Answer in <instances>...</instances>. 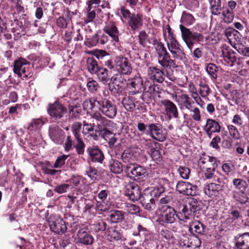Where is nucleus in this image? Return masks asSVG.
Wrapping results in <instances>:
<instances>
[{"label":"nucleus","instance_id":"14","mask_svg":"<svg viewBox=\"0 0 249 249\" xmlns=\"http://www.w3.org/2000/svg\"><path fill=\"white\" fill-rule=\"evenodd\" d=\"M161 211L160 219L161 222L167 224H172L176 221L178 213L173 208L170 206H165V208Z\"/></svg>","mask_w":249,"mask_h":249},{"label":"nucleus","instance_id":"7","mask_svg":"<svg viewBox=\"0 0 249 249\" xmlns=\"http://www.w3.org/2000/svg\"><path fill=\"white\" fill-rule=\"evenodd\" d=\"M115 68L120 73L128 75L132 71V68L129 60L123 56H117L114 60Z\"/></svg>","mask_w":249,"mask_h":249},{"label":"nucleus","instance_id":"60","mask_svg":"<svg viewBox=\"0 0 249 249\" xmlns=\"http://www.w3.org/2000/svg\"><path fill=\"white\" fill-rule=\"evenodd\" d=\"M125 210L131 214H137L140 211V208L136 205L126 203L125 204Z\"/></svg>","mask_w":249,"mask_h":249},{"label":"nucleus","instance_id":"64","mask_svg":"<svg viewBox=\"0 0 249 249\" xmlns=\"http://www.w3.org/2000/svg\"><path fill=\"white\" fill-rule=\"evenodd\" d=\"M234 198L241 204L246 203L248 200L247 195L241 191L234 196Z\"/></svg>","mask_w":249,"mask_h":249},{"label":"nucleus","instance_id":"17","mask_svg":"<svg viewBox=\"0 0 249 249\" xmlns=\"http://www.w3.org/2000/svg\"><path fill=\"white\" fill-rule=\"evenodd\" d=\"M103 31L109 36L112 41H119V31L114 22H107L103 28Z\"/></svg>","mask_w":249,"mask_h":249},{"label":"nucleus","instance_id":"37","mask_svg":"<svg viewBox=\"0 0 249 249\" xmlns=\"http://www.w3.org/2000/svg\"><path fill=\"white\" fill-rule=\"evenodd\" d=\"M186 204L194 213L200 210L202 208L201 202L195 198H190Z\"/></svg>","mask_w":249,"mask_h":249},{"label":"nucleus","instance_id":"41","mask_svg":"<svg viewBox=\"0 0 249 249\" xmlns=\"http://www.w3.org/2000/svg\"><path fill=\"white\" fill-rule=\"evenodd\" d=\"M210 10L214 15H219L221 11V0H209Z\"/></svg>","mask_w":249,"mask_h":249},{"label":"nucleus","instance_id":"24","mask_svg":"<svg viewBox=\"0 0 249 249\" xmlns=\"http://www.w3.org/2000/svg\"><path fill=\"white\" fill-rule=\"evenodd\" d=\"M235 240V245L237 249H249V232L237 236Z\"/></svg>","mask_w":249,"mask_h":249},{"label":"nucleus","instance_id":"56","mask_svg":"<svg viewBox=\"0 0 249 249\" xmlns=\"http://www.w3.org/2000/svg\"><path fill=\"white\" fill-rule=\"evenodd\" d=\"M234 47L240 54L246 57H249V47L237 45H235Z\"/></svg>","mask_w":249,"mask_h":249},{"label":"nucleus","instance_id":"16","mask_svg":"<svg viewBox=\"0 0 249 249\" xmlns=\"http://www.w3.org/2000/svg\"><path fill=\"white\" fill-rule=\"evenodd\" d=\"M180 210L177 214V218L184 222L190 223L195 218L194 213L185 204L180 208Z\"/></svg>","mask_w":249,"mask_h":249},{"label":"nucleus","instance_id":"38","mask_svg":"<svg viewBox=\"0 0 249 249\" xmlns=\"http://www.w3.org/2000/svg\"><path fill=\"white\" fill-rule=\"evenodd\" d=\"M129 84L138 91L143 88V81L139 75H136L134 78L129 79Z\"/></svg>","mask_w":249,"mask_h":249},{"label":"nucleus","instance_id":"52","mask_svg":"<svg viewBox=\"0 0 249 249\" xmlns=\"http://www.w3.org/2000/svg\"><path fill=\"white\" fill-rule=\"evenodd\" d=\"M86 11V17L85 18V22L88 23L92 21L95 18L96 11L87 7Z\"/></svg>","mask_w":249,"mask_h":249},{"label":"nucleus","instance_id":"21","mask_svg":"<svg viewBox=\"0 0 249 249\" xmlns=\"http://www.w3.org/2000/svg\"><path fill=\"white\" fill-rule=\"evenodd\" d=\"M51 139L57 144H61L64 138L63 131L57 126L51 127L49 130Z\"/></svg>","mask_w":249,"mask_h":249},{"label":"nucleus","instance_id":"8","mask_svg":"<svg viewBox=\"0 0 249 249\" xmlns=\"http://www.w3.org/2000/svg\"><path fill=\"white\" fill-rule=\"evenodd\" d=\"M126 170L135 180L143 179L146 176V170L138 164H131L126 165Z\"/></svg>","mask_w":249,"mask_h":249},{"label":"nucleus","instance_id":"46","mask_svg":"<svg viewBox=\"0 0 249 249\" xmlns=\"http://www.w3.org/2000/svg\"><path fill=\"white\" fill-rule=\"evenodd\" d=\"M205 70L212 78L216 79L217 78V67L215 65L209 63L205 68Z\"/></svg>","mask_w":249,"mask_h":249},{"label":"nucleus","instance_id":"55","mask_svg":"<svg viewBox=\"0 0 249 249\" xmlns=\"http://www.w3.org/2000/svg\"><path fill=\"white\" fill-rule=\"evenodd\" d=\"M68 158V156L66 155H63L60 156H59L57 158L53 166V167L55 168H61L65 164V160Z\"/></svg>","mask_w":249,"mask_h":249},{"label":"nucleus","instance_id":"39","mask_svg":"<svg viewBox=\"0 0 249 249\" xmlns=\"http://www.w3.org/2000/svg\"><path fill=\"white\" fill-rule=\"evenodd\" d=\"M189 230L192 232L201 234L203 232L204 227L203 224L197 221H192L189 223Z\"/></svg>","mask_w":249,"mask_h":249},{"label":"nucleus","instance_id":"1","mask_svg":"<svg viewBox=\"0 0 249 249\" xmlns=\"http://www.w3.org/2000/svg\"><path fill=\"white\" fill-rule=\"evenodd\" d=\"M195 22V18L193 16L183 11L180 18L181 24L179 25V28L181 33V36L183 41L190 50H192L195 42H200L203 40V36L197 32H192L190 29L185 27L184 25L189 26Z\"/></svg>","mask_w":249,"mask_h":249},{"label":"nucleus","instance_id":"53","mask_svg":"<svg viewBox=\"0 0 249 249\" xmlns=\"http://www.w3.org/2000/svg\"><path fill=\"white\" fill-rule=\"evenodd\" d=\"M122 159L125 163H130L134 161V157L130 150L124 151L122 156Z\"/></svg>","mask_w":249,"mask_h":249},{"label":"nucleus","instance_id":"5","mask_svg":"<svg viewBox=\"0 0 249 249\" xmlns=\"http://www.w3.org/2000/svg\"><path fill=\"white\" fill-rule=\"evenodd\" d=\"M48 222L51 231L55 233L63 234L67 231L65 222L58 215H51L48 219Z\"/></svg>","mask_w":249,"mask_h":249},{"label":"nucleus","instance_id":"40","mask_svg":"<svg viewBox=\"0 0 249 249\" xmlns=\"http://www.w3.org/2000/svg\"><path fill=\"white\" fill-rule=\"evenodd\" d=\"M124 212L121 211L114 210L111 212L110 218L112 222L117 223L122 221L124 218Z\"/></svg>","mask_w":249,"mask_h":249},{"label":"nucleus","instance_id":"57","mask_svg":"<svg viewBox=\"0 0 249 249\" xmlns=\"http://www.w3.org/2000/svg\"><path fill=\"white\" fill-rule=\"evenodd\" d=\"M228 129L231 137L236 140L240 139V133L234 125L231 124L228 125Z\"/></svg>","mask_w":249,"mask_h":249},{"label":"nucleus","instance_id":"58","mask_svg":"<svg viewBox=\"0 0 249 249\" xmlns=\"http://www.w3.org/2000/svg\"><path fill=\"white\" fill-rule=\"evenodd\" d=\"M101 0H90L87 2L88 8L94 10H99L98 7L101 6L104 8L102 5H101Z\"/></svg>","mask_w":249,"mask_h":249},{"label":"nucleus","instance_id":"4","mask_svg":"<svg viewBox=\"0 0 249 249\" xmlns=\"http://www.w3.org/2000/svg\"><path fill=\"white\" fill-rule=\"evenodd\" d=\"M98 108L104 115L110 119L114 118L117 114L116 106L105 98L99 99Z\"/></svg>","mask_w":249,"mask_h":249},{"label":"nucleus","instance_id":"19","mask_svg":"<svg viewBox=\"0 0 249 249\" xmlns=\"http://www.w3.org/2000/svg\"><path fill=\"white\" fill-rule=\"evenodd\" d=\"M161 104L165 107L166 115L170 118H178V112L176 105L169 100H163L161 101Z\"/></svg>","mask_w":249,"mask_h":249},{"label":"nucleus","instance_id":"15","mask_svg":"<svg viewBox=\"0 0 249 249\" xmlns=\"http://www.w3.org/2000/svg\"><path fill=\"white\" fill-rule=\"evenodd\" d=\"M222 54L224 64L228 66H232L237 60L235 53L230 47L224 46L222 49Z\"/></svg>","mask_w":249,"mask_h":249},{"label":"nucleus","instance_id":"30","mask_svg":"<svg viewBox=\"0 0 249 249\" xmlns=\"http://www.w3.org/2000/svg\"><path fill=\"white\" fill-rule=\"evenodd\" d=\"M201 170L203 173V177L205 179H211L218 183L221 182L220 178L217 176L219 174L215 169L209 168V169H202Z\"/></svg>","mask_w":249,"mask_h":249},{"label":"nucleus","instance_id":"62","mask_svg":"<svg viewBox=\"0 0 249 249\" xmlns=\"http://www.w3.org/2000/svg\"><path fill=\"white\" fill-rule=\"evenodd\" d=\"M156 50L158 53V57L169 55L164 44L161 42L158 43L157 45Z\"/></svg>","mask_w":249,"mask_h":249},{"label":"nucleus","instance_id":"18","mask_svg":"<svg viewBox=\"0 0 249 249\" xmlns=\"http://www.w3.org/2000/svg\"><path fill=\"white\" fill-rule=\"evenodd\" d=\"M173 98L178 104V105L185 107L189 110L191 109L194 104V102L186 94H182L179 95H173Z\"/></svg>","mask_w":249,"mask_h":249},{"label":"nucleus","instance_id":"9","mask_svg":"<svg viewBox=\"0 0 249 249\" xmlns=\"http://www.w3.org/2000/svg\"><path fill=\"white\" fill-rule=\"evenodd\" d=\"M124 194L132 201L138 200L141 197L140 187L134 182H129L125 186Z\"/></svg>","mask_w":249,"mask_h":249},{"label":"nucleus","instance_id":"22","mask_svg":"<svg viewBox=\"0 0 249 249\" xmlns=\"http://www.w3.org/2000/svg\"><path fill=\"white\" fill-rule=\"evenodd\" d=\"M140 199H141V203L144 209L148 211L155 209V198L152 197L150 194L145 193L142 195Z\"/></svg>","mask_w":249,"mask_h":249},{"label":"nucleus","instance_id":"44","mask_svg":"<svg viewBox=\"0 0 249 249\" xmlns=\"http://www.w3.org/2000/svg\"><path fill=\"white\" fill-rule=\"evenodd\" d=\"M44 122L40 119H35L29 124L28 129L30 131H36L39 129L43 125Z\"/></svg>","mask_w":249,"mask_h":249},{"label":"nucleus","instance_id":"29","mask_svg":"<svg viewBox=\"0 0 249 249\" xmlns=\"http://www.w3.org/2000/svg\"><path fill=\"white\" fill-rule=\"evenodd\" d=\"M220 186L215 183H211L207 185L204 188L205 194L209 197L216 196L220 190Z\"/></svg>","mask_w":249,"mask_h":249},{"label":"nucleus","instance_id":"45","mask_svg":"<svg viewBox=\"0 0 249 249\" xmlns=\"http://www.w3.org/2000/svg\"><path fill=\"white\" fill-rule=\"evenodd\" d=\"M198 93L202 97H207L211 93V89L208 84L201 82L199 84Z\"/></svg>","mask_w":249,"mask_h":249},{"label":"nucleus","instance_id":"2","mask_svg":"<svg viewBox=\"0 0 249 249\" xmlns=\"http://www.w3.org/2000/svg\"><path fill=\"white\" fill-rule=\"evenodd\" d=\"M167 34L166 32L164 33V36L169 51L173 58L183 60L185 58L184 50L176 40L169 25H167Z\"/></svg>","mask_w":249,"mask_h":249},{"label":"nucleus","instance_id":"12","mask_svg":"<svg viewBox=\"0 0 249 249\" xmlns=\"http://www.w3.org/2000/svg\"><path fill=\"white\" fill-rule=\"evenodd\" d=\"M66 108L57 102L51 104L48 109L50 115L55 120L62 118L66 114Z\"/></svg>","mask_w":249,"mask_h":249},{"label":"nucleus","instance_id":"10","mask_svg":"<svg viewBox=\"0 0 249 249\" xmlns=\"http://www.w3.org/2000/svg\"><path fill=\"white\" fill-rule=\"evenodd\" d=\"M29 66V63L26 59L20 58L14 62V72L19 77H27Z\"/></svg>","mask_w":249,"mask_h":249},{"label":"nucleus","instance_id":"54","mask_svg":"<svg viewBox=\"0 0 249 249\" xmlns=\"http://www.w3.org/2000/svg\"><path fill=\"white\" fill-rule=\"evenodd\" d=\"M178 171L180 177L182 178L187 179L189 178L190 170L189 168L184 166H179L178 169Z\"/></svg>","mask_w":249,"mask_h":249},{"label":"nucleus","instance_id":"25","mask_svg":"<svg viewBox=\"0 0 249 249\" xmlns=\"http://www.w3.org/2000/svg\"><path fill=\"white\" fill-rule=\"evenodd\" d=\"M96 126L100 133L104 131V130L115 128L116 127V124L112 121L104 117L101 121L97 123Z\"/></svg>","mask_w":249,"mask_h":249},{"label":"nucleus","instance_id":"26","mask_svg":"<svg viewBox=\"0 0 249 249\" xmlns=\"http://www.w3.org/2000/svg\"><path fill=\"white\" fill-rule=\"evenodd\" d=\"M148 74L151 78L158 83H162L164 79V74L160 69L156 67L149 68Z\"/></svg>","mask_w":249,"mask_h":249},{"label":"nucleus","instance_id":"33","mask_svg":"<svg viewBox=\"0 0 249 249\" xmlns=\"http://www.w3.org/2000/svg\"><path fill=\"white\" fill-rule=\"evenodd\" d=\"M99 105V99L97 97H91L85 100L83 104L84 109L89 110L94 108H98Z\"/></svg>","mask_w":249,"mask_h":249},{"label":"nucleus","instance_id":"20","mask_svg":"<svg viewBox=\"0 0 249 249\" xmlns=\"http://www.w3.org/2000/svg\"><path fill=\"white\" fill-rule=\"evenodd\" d=\"M220 128V125L218 122L212 119H207L206 124L203 127V130L210 138L213 133L219 132Z\"/></svg>","mask_w":249,"mask_h":249},{"label":"nucleus","instance_id":"47","mask_svg":"<svg viewBox=\"0 0 249 249\" xmlns=\"http://www.w3.org/2000/svg\"><path fill=\"white\" fill-rule=\"evenodd\" d=\"M222 15L225 22L228 23H231L233 21L235 16L234 12L227 9L223 10Z\"/></svg>","mask_w":249,"mask_h":249},{"label":"nucleus","instance_id":"34","mask_svg":"<svg viewBox=\"0 0 249 249\" xmlns=\"http://www.w3.org/2000/svg\"><path fill=\"white\" fill-rule=\"evenodd\" d=\"M109 167L110 171L115 174H120L123 170L122 164L116 159H111L109 160Z\"/></svg>","mask_w":249,"mask_h":249},{"label":"nucleus","instance_id":"31","mask_svg":"<svg viewBox=\"0 0 249 249\" xmlns=\"http://www.w3.org/2000/svg\"><path fill=\"white\" fill-rule=\"evenodd\" d=\"M158 63L164 68L170 67L171 66L176 67V65L175 61L170 58V55L161 56L158 57Z\"/></svg>","mask_w":249,"mask_h":249},{"label":"nucleus","instance_id":"3","mask_svg":"<svg viewBox=\"0 0 249 249\" xmlns=\"http://www.w3.org/2000/svg\"><path fill=\"white\" fill-rule=\"evenodd\" d=\"M167 34L166 32L164 33V36L169 51L173 58L183 60L185 58L184 50L176 40L169 25H167Z\"/></svg>","mask_w":249,"mask_h":249},{"label":"nucleus","instance_id":"23","mask_svg":"<svg viewBox=\"0 0 249 249\" xmlns=\"http://www.w3.org/2000/svg\"><path fill=\"white\" fill-rule=\"evenodd\" d=\"M90 159L93 162L101 163L104 159V156L102 151L97 146H91L87 149Z\"/></svg>","mask_w":249,"mask_h":249},{"label":"nucleus","instance_id":"13","mask_svg":"<svg viewBox=\"0 0 249 249\" xmlns=\"http://www.w3.org/2000/svg\"><path fill=\"white\" fill-rule=\"evenodd\" d=\"M198 165L201 169L213 168L215 169L217 166V160L215 157H211L205 154L201 156L198 161Z\"/></svg>","mask_w":249,"mask_h":249},{"label":"nucleus","instance_id":"35","mask_svg":"<svg viewBox=\"0 0 249 249\" xmlns=\"http://www.w3.org/2000/svg\"><path fill=\"white\" fill-rule=\"evenodd\" d=\"M112 129H107L100 132L101 136L107 141H108L109 144L113 145L116 142V138L115 134L112 132Z\"/></svg>","mask_w":249,"mask_h":249},{"label":"nucleus","instance_id":"36","mask_svg":"<svg viewBox=\"0 0 249 249\" xmlns=\"http://www.w3.org/2000/svg\"><path fill=\"white\" fill-rule=\"evenodd\" d=\"M67 96L71 99L76 101L82 99L83 94L79 89H76L75 87H72L68 90Z\"/></svg>","mask_w":249,"mask_h":249},{"label":"nucleus","instance_id":"59","mask_svg":"<svg viewBox=\"0 0 249 249\" xmlns=\"http://www.w3.org/2000/svg\"><path fill=\"white\" fill-rule=\"evenodd\" d=\"M81 126V124L79 122L74 123L72 126V131L75 139L81 138L80 132Z\"/></svg>","mask_w":249,"mask_h":249},{"label":"nucleus","instance_id":"51","mask_svg":"<svg viewBox=\"0 0 249 249\" xmlns=\"http://www.w3.org/2000/svg\"><path fill=\"white\" fill-rule=\"evenodd\" d=\"M87 87L90 92L94 93L97 91L99 88V86L96 81L90 79L87 83Z\"/></svg>","mask_w":249,"mask_h":249},{"label":"nucleus","instance_id":"28","mask_svg":"<svg viewBox=\"0 0 249 249\" xmlns=\"http://www.w3.org/2000/svg\"><path fill=\"white\" fill-rule=\"evenodd\" d=\"M77 236L78 241L85 245H91L94 242L93 237L88 232L82 230L78 231Z\"/></svg>","mask_w":249,"mask_h":249},{"label":"nucleus","instance_id":"49","mask_svg":"<svg viewBox=\"0 0 249 249\" xmlns=\"http://www.w3.org/2000/svg\"><path fill=\"white\" fill-rule=\"evenodd\" d=\"M148 153L154 160H160L162 157V154L160 150V147L158 146L151 147Z\"/></svg>","mask_w":249,"mask_h":249},{"label":"nucleus","instance_id":"61","mask_svg":"<svg viewBox=\"0 0 249 249\" xmlns=\"http://www.w3.org/2000/svg\"><path fill=\"white\" fill-rule=\"evenodd\" d=\"M233 184L235 187L242 191L246 186V182L244 180L240 178H235L233 180Z\"/></svg>","mask_w":249,"mask_h":249},{"label":"nucleus","instance_id":"6","mask_svg":"<svg viewBox=\"0 0 249 249\" xmlns=\"http://www.w3.org/2000/svg\"><path fill=\"white\" fill-rule=\"evenodd\" d=\"M147 133L153 139L163 142L166 138L167 131L159 124H152L148 125Z\"/></svg>","mask_w":249,"mask_h":249},{"label":"nucleus","instance_id":"43","mask_svg":"<svg viewBox=\"0 0 249 249\" xmlns=\"http://www.w3.org/2000/svg\"><path fill=\"white\" fill-rule=\"evenodd\" d=\"M122 104L124 107L129 111H133L135 107L134 101L132 97H124L122 101Z\"/></svg>","mask_w":249,"mask_h":249},{"label":"nucleus","instance_id":"63","mask_svg":"<svg viewBox=\"0 0 249 249\" xmlns=\"http://www.w3.org/2000/svg\"><path fill=\"white\" fill-rule=\"evenodd\" d=\"M164 192V188L162 186L155 187L150 193L148 194L151 195L152 197L155 198L161 196V194Z\"/></svg>","mask_w":249,"mask_h":249},{"label":"nucleus","instance_id":"42","mask_svg":"<svg viewBox=\"0 0 249 249\" xmlns=\"http://www.w3.org/2000/svg\"><path fill=\"white\" fill-rule=\"evenodd\" d=\"M87 67L89 71L93 74L100 68L96 60L93 57H89L87 60Z\"/></svg>","mask_w":249,"mask_h":249},{"label":"nucleus","instance_id":"50","mask_svg":"<svg viewBox=\"0 0 249 249\" xmlns=\"http://www.w3.org/2000/svg\"><path fill=\"white\" fill-rule=\"evenodd\" d=\"M172 201V197L171 196H166L164 197H162L160 198L158 205L159 209L163 210L165 208V206L170 204Z\"/></svg>","mask_w":249,"mask_h":249},{"label":"nucleus","instance_id":"48","mask_svg":"<svg viewBox=\"0 0 249 249\" xmlns=\"http://www.w3.org/2000/svg\"><path fill=\"white\" fill-rule=\"evenodd\" d=\"M95 124H89L86 123V121L83 122V128L82 133L85 137L89 135H92L93 133V130L94 129Z\"/></svg>","mask_w":249,"mask_h":249},{"label":"nucleus","instance_id":"11","mask_svg":"<svg viewBox=\"0 0 249 249\" xmlns=\"http://www.w3.org/2000/svg\"><path fill=\"white\" fill-rule=\"evenodd\" d=\"M176 190L180 194L195 196L196 194L197 186L188 182L180 181L177 183Z\"/></svg>","mask_w":249,"mask_h":249},{"label":"nucleus","instance_id":"27","mask_svg":"<svg viewBox=\"0 0 249 249\" xmlns=\"http://www.w3.org/2000/svg\"><path fill=\"white\" fill-rule=\"evenodd\" d=\"M128 24L133 30L140 28L142 25V16L140 14H134L128 19Z\"/></svg>","mask_w":249,"mask_h":249},{"label":"nucleus","instance_id":"32","mask_svg":"<svg viewBox=\"0 0 249 249\" xmlns=\"http://www.w3.org/2000/svg\"><path fill=\"white\" fill-rule=\"evenodd\" d=\"M94 74H96L98 80L103 84H107L109 80L108 70L105 68L100 67Z\"/></svg>","mask_w":249,"mask_h":249}]
</instances>
